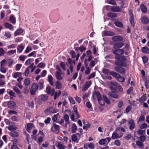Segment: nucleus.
Segmentation results:
<instances>
[{
    "label": "nucleus",
    "instance_id": "f257e3e1",
    "mask_svg": "<svg viewBox=\"0 0 149 149\" xmlns=\"http://www.w3.org/2000/svg\"><path fill=\"white\" fill-rule=\"evenodd\" d=\"M113 53L116 55L115 58L119 61H115V63L116 65L123 66L124 67H126L127 63L125 62H129L127 61V59L124 55H122L124 53L123 49H115L113 51Z\"/></svg>",
    "mask_w": 149,
    "mask_h": 149
},
{
    "label": "nucleus",
    "instance_id": "f03ea898",
    "mask_svg": "<svg viewBox=\"0 0 149 149\" xmlns=\"http://www.w3.org/2000/svg\"><path fill=\"white\" fill-rule=\"evenodd\" d=\"M38 89V86L37 84L36 83H33L31 86V89L30 90L31 95H35Z\"/></svg>",
    "mask_w": 149,
    "mask_h": 149
},
{
    "label": "nucleus",
    "instance_id": "7ed1b4c3",
    "mask_svg": "<svg viewBox=\"0 0 149 149\" xmlns=\"http://www.w3.org/2000/svg\"><path fill=\"white\" fill-rule=\"evenodd\" d=\"M7 107L8 108L13 110L16 109V103L13 101H10L7 102Z\"/></svg>",
    "mask_w": 149,
    "mask_h": 149
},
{
    "label": "nucleus",
    "instance_id": "20e7f679",
    "mask_svg": "<svg viewBox=\"0 0 149 149\" xmlns=\"http://www.w3.org/2000/svg\"><path fill=\"white\" fill-rule=\"evenodd\" d=\"M129 14L130 15V21L131 25L134 27V16L133 14L132 11L131 10H130L129 11Z\"/></svg>",
    "mask_w": 149,
    "mask_h": 149
},
{
    "label": "nucleus",
    "instance_id": "39448f33",
    "mask_svg": "<svg viewBox=\"0 0 149 149\" xmlns=\"http://www.w3.org/2000/svg\"><path fill=\"white\" fill-rule=\"evenodd\" d=\"M114 69L116 71L120 74H124L125 72V69L120 66H116Z\"/></svg>",
    "mask_w": 149,
    "mask_h": 149
},
{
    "label": "nucleus",
    "instance_id": "423d86ee",
    "mask_svg": "<svg viewBox=\"0 0 149 149\" xmlns=\"http://www.w3.org/2000/svg\"><path fill=\"white\" fill-rule=\"evenodd\" d=\"M124 45V43L123 42H118L116 43L113 45V47L114 49H120Z\"/></svg>",
    "mask_w": 149,
    "mask_h": 149
},
{
    "label": "nucleus",
    "instance_id": "0eeeda50",
    "mask_svg": "<svg viewBox=\"0 0 149 149\" xmlns=\"http://www.w3.org/2000/svg\"><path fill=\"white\" fill-rule=\"evenodd\" d=\"M111 39L114 41L120 42L123 40V38L120 36H116L112 37Z\"/></svg>",
    "mask_w": 149,
    "mask_h": 149
},
{
    "label": "nucleus",
    "instance_id": "6e6552de",
    "mask_svg": "<svg viewBox=\"0 0 149 149\" xmlns=\"http://www.w3.org/2000/svg\"><path fill=\"white\" fill-rule=\"evenodd\" d=\"M117 91H111L109 93V95L111 97L115 99H117L118 97V95L116 93Z\"/></svg>",
    "mask_w": 149,
    "mask_h": 149
},
{
    "label": "nucleus",
    "instance_id": "1a4fd4ad",
    "mask_svg": "<svg viewBox=\"0 0 149 149\" xmlns=\"http://www.w3.org/2000/svg\"><path fill=\"white\" fill-rule=\"evenodd\" d=\"M128 123L129 125H130L129 127L130 130H132L134 129L135 127V125L133 120L131 119L130 120L128 121Z\"/></svg>",
    "mask_w": 149,
    "mask_h": 149
},
{
    "label": "nucleus",
    "instance_id": "9d476101",
    "mask_svg": "<svg viewBox=\"0 0 149 149\" xmlns=\"http://www.w3.org/2000/svg\"><path fill=\"white\" fill-rule=\"evenodd\" d=\"M104 36H113L115 34L114 33L110 31H103Z\"/></svg>",
    "mask_w": 149,
    "mask_h": 149
},
{
    "label": "nucleus",
    "instance_id": "9b49d317",
    "mask_svg": "<svg viewBox=\"0 0 149 149\" xmlns=\"http://www.w3.org/2000/svg\"><path fill=\"white\" fill-rule=\"evenodd\" d=\"M9 21L11 23L15 24L16 23V19L14 15L13 14H11L9 19Z\"/></svg>",
    "mask_w": 149,
    "mask_h": 149
},
{
    "label": "nucleus",
    "instance_id": "f8f14e48",
    "mask_svg": "<svg viewBox=\"0 0 149 149\" xmlns=\"http://www.w3.org/2000/svg\"><path fill=\"white\" fill-rule=\"evenodd\" d=\"M142 22L145 24H148L149 22V20L148 17L145 16H143L141 18Z\"/></svg>",
    "mask_w": 149,
    "mask_h": 149
},
{
    "label": "nucleus",
    "instance_id": "ddd939ff",
    "mask_svg": "<svg viewBox=\"0 0 149 149\" xmlns=\"http://www.w3.org/2000/svg\"><path fill=\"white\" fill-rule=\"evenodd\" d=\"M63 118L64 120L66 122L65 124V126L66 127L67 125L70 123L69 116L67 114H65L64 115Z\"/></svg>",
    "mask_w": 149,
    "mask_h": 149
},
{
    "label": "nucleus",
    "instance_id": "4468645a",
    "mask_svg": "<svg viewBox=\"0 0 149 149\" xmlns=\"http://www.w3.org/2000/svg\"><path fill=\"white\" fill-rule=\"evenodd\" d=\"M24 48V46L23 44L22 43L19 45L17 46V52L20 53H21Z\"/></svg>",
    "mask_w": 149,
    "mask_h": 149
},
{
    "label": "nucleus",
    "instance_id": "2eb2a0df",
    "mask_svg": "<svg viewBox=\"0 0 149 149\" xmlns=\"http://www.w3.org/2000/svg\"><path fill=\"white\" fill-rule=\"evenodd\" d=\"M61 72L58 71H56V72L55 76L56 79L57 80H61L63 79V77L61 76Z\"/></svg>",
    "mask_w": 149,
    "mask_h": 149
},
{
    "label": "nucleus",
    "instance_id": "dca6fc26",
    "mask_svg": "<svg viewBox=\"0 0 149 149\" xmlns=\"http://www.w3.org/2000/svg\"><path fill=\"white\" fill-rule=\"evenodd\" d=\"M4 25L6 28H8L10 30H12L14 28V26L11 24L8 23L6 22L4 24Z\"/></svg>",
    "mask_w": 149,
    "mask_h": 149
},
{
    "label": "nucleus",
    "instance_id": "f3484780",
    "mask_svg": "<svg viewBox=\"0 0 149 149\" xmlns=\"http://www.w3.org/2000/svg\"><path fill=\"white\" fill-rule=\"evenodd\" d=\"M9 135L13 137H17L19 136V133L17 131H11L10 132Z\"/></svg>",
    "mask_w": 149,
    "mask_h": 149
},
{
    "label": "nucleus",
    "instance_id": "a211bd4d",
    "mask_svg": "<svg viewBox=\"0 0 149 149\" xmlns=\"http://www.w3.org/2000/svg\"><path fill=\"white\" fill-rule=\"evenodd\" d=\"M111 10L114 12H120L121 11V9L117 6L112 7L111 8Z\"/></svg>",
    "mask_w": 149,
    "mask_h": 149
},
{
    "label": "nucleus",
    "instance_id": "6ab92c4d",
    "mask_svg": "<svg viewBox=\"0 0 149 149\" xmlns=\"http://www.w3.org/2000/svg\"><path fill=\"white\" fill-rule=\"evenodd\" d=\"M61 92L60 90H58V92L56 91L54 94V99L56 100V99L58 97L61 95Z\"/></svg>",
    "mask_w": 149,
    "mask_h": 149
},
{
    "label": "nucleus",
    "instance_id": "aec40b11",
    "mask_svg": "<svg viewBox=\"0 0 149 149\" xmlns=\"http://www.w3.org/2000/svg\"><path fill=\"white\" fill-rule=\"evenodd\" d=\"M142 52L144 54L149 53V49L147 47H144L141 48Z\"/></svg>",
    "mask_w": 149,
    "mask_h": 149
},
{
    "label": "nucleus",
    "instance_id": "412c9836",
    "mask_svg": "<svg viewBox=\"0 0 149 149\" xmlns=\"http://www.w3.org/2000/svg\"><path fill=\"white\" fill-rule=\"evenodd\" d=\"M140 8L142 12L145 13L147 12V8L144 4H141L140 6Z\"/></svg>",
    "mask_w": 149,
    "mask_h": 149
},
{
    "label": "nucleus",
    "instance_id": "4be33fe9",
    "mask_svg": "<svg viewBox=\"0 0 149 149\" xmlns=\"http://www.w3.org/2000/svg\"><path fill=\"white\" fill-rule=\"evenodd\" d=\"M23 31L22 29H17L14 33V35L16 36H17L23 33Z\"/></svg>",
    "mask_w": 149,
    "mask_h": 149
},
{
    "label": "nucleus",
    "instance_id": "5701e85b",
    "mask_svg": "<svg viewBox=\"0 0 149 149\" xmlns=\"http://www.w3.org/2000/svg\"><path fill=\"white\" fill-rule=\"evenodd\" d=\"M56 147L58 149H65V146L62 143L58 142L56 146Z\"/></svg>",
    "mask_w": 149,
    "mask_h": 149
},
{
    "label": "nucleus",
    "instance_id": "b1692460",
    "mask_svg": "<svg viewBox=\"0 0 149 149\" xmlns=\"http://www.w3.org/2000/svg\"><path fill=\"white\" fill-rule=\"evenodd\" d=\"M62 87V84L59 81H57L56 82V87L58 89H61Z\"/></svg>",
    "mask_w": 149,
    "mask_h": 149
},
{
    "label": "nucleus",
    "instance_id": "393cba45",
    "mask_svg": "<svg viewBox=\"0 0 149 149\" xmlns=\"http://www.w3.org/2000/svg\"><path fill=\"white\" fill-rule=\"evenodd\" d=\"M103 97L104 100V102H105L107 104H109L110 103V101L107 96L105 95H103Z\"/></svg>",
    "mask_w": 149,
    "mask_h": 149
},
{
    "label": "nucleus",
    "instance_id": "a878e982",
    "mask_svg": "<svg viewBox=\"0 0 149 149\" xmlns=\"http://www.w3.org/2000/svg\"><path fill=\"white\" fill-rule=\"evenodd\" d=\"M48 80L50 84L52 86L54 85V82L53 81V78L51 75L49 76L48 78Z\"/></svg>",
    "mask_w": 149,
    "mask_h": 149
},
{
    "label": "nucleus",
    "instance_id": "bb28decb",
    "mask_svg": "<svg viewBox=\"0 0 149 149\" xmlns=\"http://www.w3.org/2000/svg\"><path fill=\"white\" fill-rule=\"evenodd\" d=\"M107 15L108 17L111 18H114L117 17V14L114 13H108Z\"/></svg>",
    "mask_w": 149,
    "mask_h": 149
},
{
    "label": "nucleus",
    "instance_id": "cd10ccee",
    "mask_svg": "<svg viewBox=\"0 0 149 149\" xmlns=\"http://www.w3.org/2000/svg\"><path fill=\"white\" fill-rule=\"evenodd\" d=\"M53 126L56 131V133L58 134L59 132V126L55 123H53Z\"/></svg>",
    "mask_w": 149,
    "mask_h": 149
},
{
    "label": "nucleus",
    "instance_id": "c85d7f7f",
    "mask_svg": "<svg viewBox=\"0 0 149 149\" xmlns=\"http://www.w3.org/2000/svg\"><path fill=\"white\" fill-rule=\"evenodd\" d=\"M77 128V127L75 123L72 124L71 132L72 133H74L75 132Z\"/></svg>",
    "mask_w": 149,
    "mask_h": 149
},
{
    "label": "nucleus",
    "instance_id": "c756f323",
    "mask_svg": "<svg viewBox=\"0 0 149 149\" xmlns=\"http://www.w3.org/2000/svg\"><path fill=\"white\" fill-rule=\"evenodd\" d=\"M111 85L112 86H111L110 87V88L111 90L112 91H116L118 84L116 85L114 83H113Z\"/></svg>",
    "mask_w": 149,
    "mask_h": 149
},
{
    "label": "nucleus",
    "instance_id": "7c9ffc66",
    "mask_svg": "<svg viewBox=\"0 0 149 149\" xmlns=\"http://www.w3.org/2000/svg\"><path fill=\"white\" fill-rule=\"evenodd\" d=\"M115 25L117 27L122 28L123 27V24L119 21H115L114 23Z\"/></svg>",
    "mask_w": 149,
    "mask_h": 149
},
{
    "label": "nucleus",
    "instance_id": "2f4dec72",
    "mask_svg": "<svg viewBox=\"0 0 149 149\" xmlns=\"http://www.w3.org/2000/svg\"><path fill=\"white\" fill-rule=\"evenodd\" d=\"M46 92L47 94L49 95H51L52 93V88L50 86H48L47 87Z\"/></svg>",
    "mask_w": 149,
    "mask_h": 149
},
{
    "label": "nucleus",
    "instance_id": "473e14b6",
    "mask_svg": "<svg viewBox=\"0 0 149 149\" xmlns=\"http://www.w3.org/2000/svg\"><path fill=\"white\" fill-rule=\"evenodd\" d=\"M40 96V98L43 101H46L48 99V96L46 94L41 95Z\"/></svg>",
    "mask_w": 149,
    "mask_h": 149
},
{
    "label": "nucleus",
    "instance_id": "72a5a7b5",
    "mask_svg": "<svg viewBox=\"0 0 149 149\" xmlns=\"http://www.w3.org/2000/svg\"><path fill=\"white\" fill-rule=\"evenodd\" d=\"M110 74L112 75L113 77L116 78L117 79L119 76H120V74L117 73L113 72L111 71L110 72Z\"/></svg>",
    "mask_w": 149,
    "mask_h": 149
},
{
    "label": "nucleus",
    "instance_id": "f704fd0d",
    "mask_svg": "<svg viewBox=\"0 0 149 149\" xmlns=\"http://www.w3.org/2000/svg\"><path fill=\"white\" fill-rule=\"evenodd\" d=\"M22 73L21 72H17L15 73L13 75V77L16 78L17 77H21L22 75Z\"/></svg>",
    "mask_w": 149,
    "mask_h": 149
},
{
    "label": "nucleus",
    "instance_id": "c9c22d12",
    "mask_svg": "<svg viewBox=\"0 0 149 149\" xmlns=\"http://www.w3.org/2000/svg\"><path fill=\"white\" fill-rule=\"evenodd\" d=\"M117 80L121 82H123L125 81V79L123 77L121 76L120 75V76H119L117 79Z\"/></svg>",
    "mask_w": 149,
    "mask_h": 149
},
{
    "label": "nucleus",
    "instance_id": "e433bc0d",
    "mask_svg": "<svg viewBox=\"0 0 149 149\" xmlns=\"http://www.w3.org/2000/svg\"><path fill=\"white\" fill-rule=\"evenodd\" d=\"M107 141L106 139H102L99 142V143L100 145H103L106 143Z\"/></svg>",
    "mask_w": 149,
    "mask_h": 149
},
{
    "label": "nucleus",
    "instance_id": "4c0bfd02",
    "mask_svg": "<svg viewBox=\"0 0 149 149\" xmlns=\"http://www.w3.org/2000/svg\"><path fill=\"white\" fill-rule=\"evenodd\" d=\"M71 139L72 141L74 142H77L78 140V137L75 134H73L71 136Z\"/></svg>",
    "mask_w": 149,
    "mask_h": 149
},
{
    "label": "nucleus",
    "instance_id": "58836bf2",
    "mask_svg": "<svg viewBox=\"0 0 149 149\" xmlns=\"http://www.w3.org/2000/svg\"><path fill=\"white\" fill-rule=\"evenodd\" d=\"M107 3L114 5H117V3L114 0H107Z\"/></svg>",
    "mask_w": 149,
    "mask_h": 149
},
{
    "label": "nucleus",
    "instance_id": "ea45409f",
    "mask_svg": "<svg viewBox=\"0 0 149 149\" xmlns=\"http://www.w3.org/2000/svg\"><path fill=\"white\" fill-rule=\"evenodd\" d=\"M91 124L89 123H88L87 124L84 125L83 127V129L84 130H87L88 128L90 127L91 126Z\"/></svg>",
    "mask_w": 149,
    "mask_h": 149
},
{
    "label": "nucleus",
    "instance_id": "a19ab883",
    "mask_svg": "<svg viewBox=\"0 0 149 149\" xmlns=\"http://www.w3.org/2000/svg\"><path fill=\"white\" fill-rule=\"evenodd\" d=\"M5 66V65H4V66H0V71L4 73H5L6 72V69L4 67Z\"/></svg>",
    "mask_w": 149,
    "mask_h": 149
},
{
    "label": "nucleus",
    "instance_id": "79ce46f5",
    "mask_svg": "<svg viewBox=\"0 0 149 149\" xmlns=\"http://www.w3.org/2000/svg\"><path fill=\"white\" fill-rule=\"evenodd\" d=\"M32 49L31 47L30 46H28L26 49L25 51V53H28L30 52L31 51H32Z\"/></svg>",
    "mask_w": 149,
    "mask_h": 149
},
{
    "label": "nucleus",
    "instance_id": "37998d69",
    "mask_svg": "<svg viewBox=\"0 0 149 149\" xmlns=\"http://www.w3.org/2000/svg\"><path fill=\"white\" fill-rule=\"evenodd\" d=\"M136 145L140 147H143V144L141 141H136Z\"/></svg>",
    "mask_w": 149,
    "mask_h": 149
},
{
    "label": "nucleus",
    "instance_id": "c03bdc74",
    "mask_svg": "<svg viewBox=\"0 0 149 149\" xmlns=\"http://www.w3.org/2000/svg\"><path fill=\"white\" fill-rule=\"evenodd\" d=\"M30 81L29 79L26 78L24 81V83L25 86H28L30 84Z\"/></svg>",
    "mask_w": 149,
    "mask_h": 149
},
{
    "label": "nucleus",
    "instance_id": "a18cd8bd",
    "mask_svg": "<svg viewBox=\"0 0 149 149\" xmlns=\"http://www.w3.org/2000/svg\"><path fill=\"white\" fill-rule=\"evenodd\" d=\"M143 62L144 64L147 63L148 60V59L147 56H143L142 57Z\"/></svg>",
    "mask_w": 149,
    "mask_h": 149
},
{
    "label": "nucleus",
    "instance_id": "49530a36",
    "mask_svg": "<svg viewBox=\"0 0 149 149\" xmlns=\"http://www.w3.org/2000/svg\"><path fill=\"white\" fill-rule=\"evenodd\" d=\"M70 54L72 56V58H74L76 57V54L74 51L73 50H72L70 51Z\"/></svg>",
    "mask_w": 149,
    "mask_h": 149
},
{
    "label": "nucleus",
    "instance_id": "de8ad7c7",
    "mask_svg": "<svg viewBox=\"0 0 149 149\" xmlns=\"http://www.w3.org/2000/svg\"><path fill=\"white\" fill-rule=\"evenodd\" d=\"M96 95L97 100L102 98L101 94L99 91H97L96 92Z\"/></svg>",
    "mask_w": 149,
    "mask_h": 149
},
{
    "label": "nucleus",
    "instance_id": "09e8293b",
    "mask_svg": "<svg viewBox=\"0 0 149 149\" xmlns=\"http://www.w3.org/2000/svg\"><path fill=\"white\" fill-rule=\"evenodd\" d=\"M118 134L116 132L113 133L112 136V138L113 139H115L118 138Z\"/></svg>",
    "mask_w": 149,
    "mask_h": 149
},
{
    "label": "nucleus",
    "instance_id": "8fccbe9b",
    "mask_svg": "<svg viewBox=\"0 0 149 149\" xmlns=\"http://www.w3.org/2000/svg\"><path fill=\"white\" fill-rule=\"evenodd\" d=\"M32 62L31 59V58L28 59L25 62V64L26 66L29 65Z\"/></svg>",
    "mask_w": 149,
    "mask_h": 149
},
{
    "label": "nucleus",
    "instance_id": "3c124183",
    "mask_svg": "<svg viewBox=\"0 0 149 149\" xmlns=\"http://www.w3.org/2000/svg\"><path fill=\"white\" fill-rule=\"evenodd\" d=\"M22 66V64H17L16 65L15 70L16 71L19 70Z\"/></svg>",
    "mask_w": 149,
    "mask_h": 149
},
{
    "label": "nucleus",
    "instance_id": "603ef678",
    "mask_svg": "<svg viewBox=\"0 0 149 149\" xmlns=\"http://www.w3.org/2000/svg\"><path fill=\"white\" fill-rule=\"evenodd\" d=\"M132 107L130 105L128 106L125 109V112L126 113H129L131 110L132 109Z\"/></svg>",
    "mask_w": 149,
    "mask_h": 149
},
{
    "label": "nucleus",
    "instance_id": "864d4df0",
    "mask_svg": "<svg viewBox=\"0 0 149 149\" xmlns=\"http://www.w3.org/2000/svg\"><path fill=\"white\" fill-rule=\"evenodd\" d=\"M99 104L103 106L105 104V103L104 101L102 99V98L101 99L97 100Z\"/></svg>",
    "mask_w": 149,
    "mask_h": 149
},
{
    "label": "nucleus",
    "instance_id": "5fc2aeb1",
    "mask_svg": "<svg viewBox=\"0 0 149 149\" xmlns=\"http://www.w3.org/2000/svg\"><path fill=\"white\" fill-rule=\"evenodd\" d=\"M13 89L16 93L18 94H20L21 93V91L17 87L15 86L13 88Z\"/></svg>",
    "mask_w": 149,
    "mask_h": 149
},
{
    "label": "nucleus",
    "instance_id": "6e6d98bb",
    "mask_svg": "<svg viewBox=\"0 0 149 149\" xmlns=\"http://www.w3.org/2000/svg\"><path fill=\"white\" fill-rule=\"evenodd\" d=\"M17 128L16 127L13 126H10L8 127V129L10 131L16 130L17 129Z\"/></svg>",
    "mask_w": 149,
    "mask_h": 149
},
{
    "label": "nucleus",
    "instance_id": "4d7b16f0",
    "mask_svg": "<svg viewBox=\"0 0 149 149\" xmlns=\"http://www.w3.org/2000/svg\"><path fill=\"white\" fill-rule=\"evenodd\" d=\"M146 139V137L144 135H141L139 138V140L141 142H144Z\"/></svg>",
    "mask_w": 149,
    "mask_h": 149
},
{
    "label": "nucleus",
    "instance_id": "13d9d810",
    "mask_svg": "<svg viewBox=\"0 0 149 149\" xmlns=\"http://www.w3.org/2000/svg\"><path fill=\"white\" fill-rule=\"evenodd\" d=\"M60 66L63 68L64 70L65 71L66 70V68L65 67V65L63 62H61L60 63Z\"/></svg>",
    "mask_w": 149,
    "mask_h": 149
},
{
    "label": "nucleus",
    "instance_id": "bf43d9fd",
    "mask_svg": "<svg viewBox=\"0 0 149 149\" xmlns=\"http://www.w3.org/2000/svg\"><path fill=\"white\" fill-rule=\"evenodd\" d=\"M137 133L139 135H142L143 134L145 133V130H143L140 129L137 131Z\"/></svg>",
    "mask_w": 149,
    "mask_h": 149
},
{
    "label": "nucleus",
    "instance_id": "052dcab7",
    "mask_svg": "<svg viewBox=\"0 0 149 149\" xmlns=\"http://www.w3.org/2000/svg\"><path fill=\"white\" fill-rule=\"evenodd\" d=\"M16 49L10 51H8L7 52L8 54L11 55L16 52Z\"/></svg>",
    "mask_w": 149,
    "mask_h": 149
},
{
    "label": "nucleus",
    "instance_id": "680f3d73",
    "mask_svg": "<svg viewBox=\"0 0 149 149\" xmlns=\"http://www.w3.org/2000/svg\"><path fill=\"white\" fill-rule=\"evenodd\" d=\"M133 90V88L132 87H130L127 91V93L128 94H131Z\"/></svg>",
    "mask_w": 149,
    "mask_h": 149
},
{
    "label": "nucleus",
    "instance_id": "e2e57ef3",
    "mask_svg": "<svg viewBox=\"0 0 149 149\" xmlns=\"http://www.w3.org/2000/svg\"><path fill=\"white\" fill-rule=\"evenodd\" d=\"M45 63L41 62L38 65L37 67L41 68H43L45 66Z\"/></svg>",
    "mask_w": 149,
    "mask_h": 149
},
{
    "label": "nucleus",
    "instance_id": "0e129e2a",
    "mask_svg": "<svg viewBox=\"0 0 149 149\" xmlns=\"http://www.w3.org/2000/svg\"><path fill=\"white\" fill-rule=\"evenodd\" d=\"M91 70L89 67H88L86 68V69L85 70V73L86 75L89 74L91 72Z\"/></svg>",
    "mask_w": 149,
    "mask_h": 149
},
{
    "label": "nucleus",
    "instance_id": "69168bd1",
    "mask_svg": "<svg viewBox=\"0 0 149 149\" xmlns=\"http://www.w3.org/2000/svg\"><path fill=\"white\" fill-rule=\"evenodd\" d=\"M5 36L7 38H10L11 36V34L9 31H6L5 32Z\"/></svg>",
    "mask_w": 149,
    "mask_h": 149
},
{
    "label": "nucleus",
    "instance_id": "338daca9",
    "mask_svg": "<svg viewBox=\"0 0 149 149\" xmlns=\"http://www.w3.org/2000/svg\"><path fill=\"white\" fill-rule=\"evenodd\" d=\"M38 87H39V89H42L43 88V83L42 82H40L37 84Z\"/></svg>",
    "mask_w": 149,
    "mask_h": 149
},
{
    "label": "nucleus",
    "instance_id": "774afa93",
    "mask_svg": "<svg viewBox=\"0 0 149 149\" xmlns=\"http://www.w3.org/2000/svg\"><path fill=\"white\" fill-rule=\"evenodd\" d=\"M91 84V81H87L85 84V86L86 87H87V88H89Z\"/></svg>",
    "mask_w": 149,
    "mask_h": 149
}]
</instances>
